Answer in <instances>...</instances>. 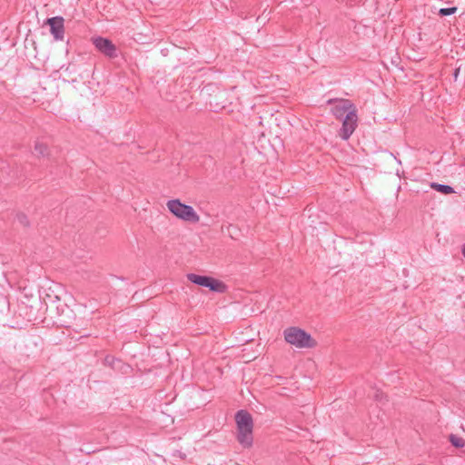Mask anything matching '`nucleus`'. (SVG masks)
<instances>
[{
    "instance_id": "obj_9",
    "label": "nucleus",
    "mask_w": 465,
    "mask_h": 465,
    "mask_svg": "<svg viewBox=\"0 0 465 465\" xmlns=\"http://www.w3.org/2000/svg\"><path fill=\"white\" fill-rule=\"evenodd\" d=\"M34 150H35V154L38 157H40V156L45 157V156L49 155L48 146L43 142L36 141L35 143Z\"/></svg>"
},
{
    "instance_id": "obj_17",
    "label": "nucleus",
    "mask_w": 465,
    "mask_h": 465,
    "mask_svg": "<svg viewBox=\"0 0 465 465\" xmlns=\"http://www.w3.org/2000/svg\"><path fill=\"white\" fill-rule=\"evenodd\" d=\"M461 252H462V255L465 257V243L462 246Z\"/></svg>"
},
{
    "instance_id": "obj_12",
    "label": "nucleus",
    "mask_w": 465,
    "mask_h": 465,
    "mask_svg": "<svg viewBox=\"0 0 465 465\" xmlns=\"http://www.w3.org/2000/svg\"><path fill=\"white\" fill-rule=\"evenodd\" d=\"M16 221L24 227H29L30 223L27 216L23 213H18L15 217Z\"/></svg>"
},
{
    "instance_id": "obj_14",
    "label": "nucleus",
    "mask_w": 465,
    "mask_h": 465,
    "mask_svg": "<svg viewBox=\"0 0 465 465\" xmlns=\"http://www.w3.org/2000/svg\"><path fill=\"white\" fill-rule=\"evenodd\" d=\"M172 455H173V457H179L183 460L186 458V455L183 452H182L181 450H174Z\"/></svg>"
},
{
    "instance_id": "obj_8",
    "label": "nucleus",
    "mask_w": 465,
    "mask_h": 465,
    "mask_svg": "<svg viewBox=\"0 0 465 465\" xmlns=\"http://www.w3.org/2000/svg\"><path fill=\"white\" fill-rule=\"evenodd\" d=\"M430 188L434 189L438 193H440L443 195H449L454 193V188L448 184H441L435 182L430 183Z\"/></svg>"
},
{
    "instance_id": "obj_21",
    "label": "nucleus",
    "mask_w": 465,
    "mask_h": 465,
    "mask_svg": "<svg viewBox=\"0 0 465 465\" xmlns=\"http://www.w3.org/2000/svg\"><path fill=\"white\" fill-rule=\"evenodd\" d=\"M62 326L65 327V328H68V325L64 324V323H62Z\"/></svg>"
},
{
    "instance_id": "obj_11",
    "label": "nucleus",
    "mask_w": 465,
    "mask_h": 465,
    "mask_svg": "<svg viewBox=\"0 0 465 465\" xmlns=\"http://www.w3.org/2000/svg\"><path fill=\"white\" fill-rule=\"evenodd\" d=\"M104 365L110 366L113 369L118 368V365L122 363V361L114 356L107 355L104 360Z\"/></svg>"
},
{
    "instance_id": "obj_7",
    "label": "nucleus",
    "mask_w": 465,
    "mask_h": 465,
    "mask_svg": "<svg viewBox=\"0 0 465 465\" xmlns=\"http://www.w3.org/2000/svg\"><path fill=\"white\" fill-rule=\"evenodd\" d=\"M45 25L50 26V33L55 40H63L64 35V19L62 16L47 18Z\"/></svg>"
},
{
    "instance_id": "obj_3",
    "label": "nucleus",
    "mask_w": 465,
    "mask_h": 465,
    "mask_svg": "<svg viewBox=\"0 0 465 465\" xmlns=\"http://www.w3.org/2000/svg\"><path fill=\"white\" fill-rule=\"evenodd\" d=\"M285 341L298 348H314L316 341L310 333L299 327H289L283 331Z\"/></svg>"
},
{
    "instance_id": "obj_2",
    "label": "nucleus",
    "mask_w": 465,
    "mask_h": 465,
    "mask_svg": "<svg viewBox=\"0 0 465 465\" xmlns=\"http://www.w3.org/2000/svg\"><path fill=\"white\" fill-rule=\"evenodd\" d=\"M236 423V440L244 448H251L253 444V419L246 410H239L234 415Z\"/></svg>"
},
{
    "instance_id": "obj_13",
    "label": "nucleus",
    "mask_w": 465,
    "mask_h": 465,
    "mask_svg": "<svg viewBox=\"0 0 465 465\" xmlns=\"http://www.w3.org/2000/svg\"><path fill=\"white\" fill-rule=\"evenodd\" d=\"M457 11V7L456 6H452V7H445V8H440L439 10V15L443 17V16H447V15H451L453 14H455Z\"/></svg>"
},
{
    "instance_id": "obj_10",
    "label": "nucleus",
    "mask_w": 465,
    "mask_h": 465,
    "mask_svg": "<svg viewBox=\"0 0 465 465\" xmlns=\"http://www.w3.org/2000/svg\"><path fill=\"white\" fill-rule=\"evenodd\" d=\"M449 440L451 445L454 446L455 448H462L465 445V440L455 434H450L449 436Z\"/></svg>"
},
{
    "instance_id": "obj_18",
    "label": "nucleus",
    "mask_w": 465,
    "mask_h": 465,
    "mask_svg": "<svg viewBox=\"0 0 465 465\" xmlns=\"http://www.w3.org/2000/svg\"><path fill=\"white\" fill-rule=\"evenodd\" d=\"M74 71V64H72V72Z\"/></svg>"
},
{
    "instance_id": "obj_4",
    "label": "nucleus",
    "mask_w": 465,
    "mask_h": 465,
    "mask_svg": "<svg viewBox=\"0 0 465 465\" xmlns=\"http://www.w3.org/2000/svg\"><path fill=\"white\" fill-rule=\"evenodd\" d=\"M169 212L176 218L184 222L196 223L200 216L191 205L182 203L179 199L169 200L166 203Z\"/></svg>"
},
{
    "instance_id": "obj_19",
    "label": "nucleus",
    "mask_w": 465,
    "mask_h": 465,
    "mask_svg": "<svg viewBox=\"0 0 465 465\" xmlns=\"http://www.w3.org/2000/svg\"><path fill=\"white\" fill-rule=\"evenodd\" d=\"M62 326L65 327V328H68V325L64 324V323H62Z\"/></svg>"
},
{
    "instance_id": "obj_15",
    "label": "nucleus",
    "mask_w": 465,
    "mask_h": 465,
    "mask_svg": "<svg viewBox=\"0 0 465 465\" xmlns=\"http://www.w3.org/2000/svg\"><path fill=\"white\" fill-rule=\"evenodd\" d=\"M460 67H458L454 70V73H453V77H454V80L456 81L457 78H458V75L460 74Z\"/></svg>"
},
{
    "instance_id": "obj_5",
    "label": "nucleus",
    "mask_w": 465,
    "mask_h": 465,
    "mask_svg": "<svg viewBox=\"0 0 465 465\" xmlns=\"http://www.w3.org/2000/svg\"><path fill=\"white\" fill-rule=\"evenodd\" d=\"M187 279L193 284L208 288L211 292L224 293L227 291V285L212 276L188 273Z\"/></svg>"
},
{
    "instance_id": "obj_16",
    "label": "nucleus",
    "mask_w": 465,
    "mask_h": 465,
    "mask_svg": "<svg viewBox=\"0 0 465 465\" xmlns=\"http://www.w3.org/2000/svg\"><path fill=\"white\" fill-rule=\"evenodd\" d=\"M382 397H383L382 392L376 391V393H375V399H376L377 401H381Z\"/></svg>"
},
{
    "instance_id": "obj_20",
    "label": "nucleus",
    "mask_w": 465,
    "mask_h": 465,
    "mask_svg": "<svg viewBox=\"0 0 465 465\" xmlns=\"http://www.w3.org/2000/svg\"><path fill=\"white\" fill-rule=\"evenodd\" d=\"M62 326L65 327V328H68V325L64 324V323H62Z\"/></svg>"
},
{
    "instance_id": "obj_6",
    "label": "nucleus",
    "mask_w": 465,
    "mask_h": 465,
    "mask_svg": "<svg viewBox=\"0 0 465 465\" xmlns=\"http://www.w3.org/2000/svg\"><path fill=\"white\" fill-rule=\"evenodd\" d=\"M92 42L95 48L104 55L112 59L118 56L117 48L110 39L102 36H96L92 38Z\"/></svg>"
},
{
    "instance_id": "obj_1",
    "label": "nucleus",
    "mask_w": 465,
    "mask_h": 465,
    "mask_svg": "<svg viewBox=\"0 0 465 465\" xmlns=\"http://www.w3.org/2000/svg\"><path fill=\"white\" fill-rule=\"evenodd\" d=\"M327 103L332 104L331 112L335 118L342 121L339 136L342 140H348L358 126L356 106L348 99H330Z\"/></svg>"
}]
</instances>
